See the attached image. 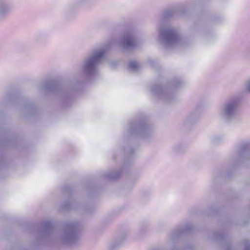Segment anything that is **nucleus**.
Listing matches in <instances>:
<instances>
[{
	"mask_svg": "<svg viewBox=\"0 0 250 250\" xmlns=\"http://www.w3.org/2000/svg\"><path fill=\"white\" fill-rule=\"evenodd\" d=\"M117 44L124 51H129L138 45V40L133 32H126L119 40L111 39L104 46L92 50L83 59L81 69L83 73L87 77H94L99 73V65L107 50L111 45Z\"/></svg>",
	"mask_w": 250,
	"mask_h": 250,
	"instance_id": "nucleus-1",
	"label": "nucleus"
},
{
	"mask_svg": "<svg viewBox=\"0 0 250 250\" xmlns=\"http://www.w3.org/2000/svg\"><path fill=\"white\" fill-rule=\"evenodd\" d=\"M55 241L62 245L72 246L78 243L80 237L77 223H68L63 230L55 236Z\"/></svg>",
	"mask_w": 250,
	"mask_h": 250,
	"instance_id": "nucleus-2",
	"label": "nucleus"
},
{
	"mask_svg": "<svg viewBox=\"0 0 250 250\" xmlns=\"http://www.w3.org/2000/svg\"><path fill=\"white\" fill-rule=\"evenodd\" d=\"M153 134L152 126L146 121H141L131 123L127 127L126 135L128 137L141 138L148 140Z\"/></svg>",
	"mask_w": 250,
	"mask_h": 250,
	"instance_id": "nucleus-3",
	"label": "nucleus"
},
{
	"mask_svg": "<svg viewBox=\"0 0 250 250\" xmlns=\"http://www.w3.org/2000/svg\"><path fill=\"white\" fill-rule=\"evenodd\" d=\"M238 99L231 97L226 100L220 106L219 116L224 122L229 123L234 120L238 114Z\"/></svg>",
	"mask_w": 250,
	"mask_h": 250,
	"instance_id": "nucleus-4",
	"label": "nucleus"
},
{
	"mask_svg": "<svg viewBox=\"0 0 250 250\" xmlns=\"http://www.w3.org/2000/svg\"><path fill=\"white\" fill-rule=\"evenodd\" d=\"M159 39L160 43L165 48L179 44L181 42L177 30L170 26L160 28Z\"/></svg>",
	"mask_w": 250,
	"mask_h": 250,
	"instance_id": "nucleus-5",
	"label": "nucleus"
},
{
	"mask_svg": "<svg viewBox=\"0 0 250 250\" xmlns=\"http://www.w3.org/2000/svg\"><path fill=\"white\" fill-rule=\"evenodd\" d=\"M151 91L154 94L166 102H170L173 98V95L169 90L159 85L153 86Z\"/></svg>",
	"mask_w": 250,
	"mask_h": 250,
	"instance_id": "nucleus-6",
	"label": "nucleus"
},
{
	"mask_svg": "<svg viewBox=\"0 0 250 250\" xmlns=\"http://www.w3.org/2000/svg\"><path fill=\"white\" fill-rule=\"evenodd\" d=\"M12 10V3L11 0H0V21L5 19Z\"/></svg>",
	"mask_w": 250,
	"mask_h": 250,
	"instance_id": "nucleus-7",
	"label": "nucleus"
},
{
	"mask_svg": "<svg viewBox=\"0 0 250 250\" xmlns=\"http://www.w3.org/2000/svg\"><path fill=\"white\" fill-rule=\"evenodd\" d=\"M43 88L50 91H59L62 95L65 94L66 93V91L61 89L59 83L55 81H50L46 82L43 85Z\"/></svg>",
	"mask_w": 250,
	"mask_h": 250,
	"instance_id": "nucleus-8",
	"label": "nucleus"
},
{
	"mask_svg": "<svg viewBox=\"0 0 250 250\" xmlns=\"http://www.w3.org/2000/svg\"><path fill=\"white\" fill-rule=\"evenodd\" d=\"M249 147L247 145H241L237 150L234 157L238 160H242L249 156Z\"/></svg>",
	"mask_w": 250,
	"mask_h": 250,
	"instance_id": "nucleus-9",
	"label": "nucleus"
},
{
	"mask_svg": "<svg viewBox=\"0 0 250 250\" xmlns=\"http://www.w3.org/2000/svg\"><path fill=\"white\" fill-rule=\"evenodd\" d=\"M126 238V235L123 234L121 237L112 241L109 245V249L111 250L117 249L123 246Z\"/></svg>",
	"mask_w": 250,
	"mask_h": 250,
	"instance_id": "nucleus-10",
	"label": "nucleus"
},
{
	"mask_svg": "<svg viewBox=\"0 0 250 250\" xmlns=\"http://www.w3.org/2000/svg\"><path fill=\"white\" fill-rule=\"evenodd\" d=\"M200 113L197 111L195 110L192 112L186 119L187 124H192L197 121L200 117Z\"/></svg>",
	"mask_w": 250,
	"mask_h": 250,
	"instance_id": "nucleus-11",
	"label": "nucleus"
},
{
	"mask_svg": "<svg viewBox=\"0 0 250 250\" xmlns=\"http://www.w3.org/2000/svg\"><path fill=\"white\" fill-rule=\"evenodd\" d=\"M42 226L44 228V233L47 235H53V227L52 222L50 221H45L43 222Z\"/></svg>",
	"mask_w": 250,
	"mask_h": 250,
	"instance_id": "nucleus-12",
	"label": "nucleus"
},
{
	"mask_svg": "<svg viewBox=\"0 0 250 250\" xmlns=\"http://www.w3.org/2000/svg\"><path fill=\"white\" fill-rule=\"evenodd\" d=\"M128 68L131 71H136L140 68V65L137 62L132 61L129 62Z\"/></svg>",
	"mask_w": 250,
	"mask_h": 250,
	"instance_id": "nucleus-13",
	"label": "nucleus"
},
{
	"mask_svg": "<svg viewBox=\"0 0 250 250\" xmlns=\"http://www.w3.org/2000/svg\"><path fill=\"white\" fill-rule=\"evenodd\" d=\"M35 41L37 43H42L45 40V37L42 34H38L34 37Z\"/></svg>",
	"mask_w": 250,
	"mask_h": 250,
	"instance_id": "nucleus-14",
	"label": "nucleus"
},
{
	"mask_svg": "<svg viewBox=\"0 0 250 250\" xmlns=\"http://www.w3.org/2000/svg\"><path fill=\"white\" fill-rule=\"evenodd\" d=\"M245 90L247 92L250 93V78L245 83Z\"/></svg>",
	"mask_w": 250,
	"mask_h": 250,
	"instance_id": "nucleus-15",
	"label": "nucleus"
},
{
	"mask_svg": "<svg viewBox=\"0 0 250 250\" xmlns=\"http://www.w3.org/2000/svg\"><path fill=\"white\" fill-rule=\"evenodd\" d=\"M182 82L181 80H178L174 81L171 83L170 84L171 86L174 87H179L181 84Z\"/></svg>",
	"mask_w": 250,
	"mask_h": 250,
	"instance_id": "nucleus-16",
	"label": "nucleus"
},
{
	"mask_svg": "<svg viewBox=\"0 0 250 250\" xmlns=\"http://www.w3.org/2000/svg\"><path fill=\"white\" fill-rule=\"evenodd\" d=\"M174 10H169L165 13V17L166 18L169 17L173 16L174 14Z\"/></svg>",
	"mask_w": 250,
	"mask_h": 250,
	"instance_id": "nucleus-17",
	"label": "nucleus"
},
{
	"mask_svg": "<svg viewBox=\"0 0 250 250\" xmlns=\"http://www.w3.org/2000/svg\"><path fill=\"white\" fill-rule=\"evenodd\" d=\"M243 244L245 246L244 250H250V243L247 240L243 241Z\"/></svg>",
	"mask_w": 250,
	"mask_h": 250,
	"instance_id": "nucleus-18",
	"label": "nucleus"
},
{
	"mask_svg": "<svg viewBox=\"0 0 250 250\" xmlns=\"http://www.w3.org/2000/svg\"><path fill=\"white\" fill-rule=\"evenodd\" d=\"M192 228V226L191 224H188L185 227L184 231L185 232L189 231Z\"/></svg>",
	"mask_w": 250,
	"mask_h": 250,
	"instance_id": "nucleus-19",
	"label": "nucleus"
},
{
	"mask_svg": "<svg viewBox=\"0 0 250 250\" xmlns=\"http://www.w3.org/2000/svg\"><path fill=\"white\" fill-rule=\"evenodd\" d=\"M70 206V203H69V202L66 203L63 205V209H66V210L70 209L71 208Z\"/></svg>",
	"mask_w": 250,
	"mask_h": 250,
	"instance_id": "nucleus-20",
	"label": "nucleus"
},
{
	"mask_svg": "<svg viewBox=\"0 0 250 250\" xmlns=\"http://www.w3.org/2000/svg\"><path fill=\"white\" fill-rule=\"evenodd\" d=\"M120 175V173L119 172H118L117 173V174L116 175H107V176L109 177V178H111L112 179H114V178H116L117 177H118Z\"/></svg>",
	"mask_w": 250,
	"mask_h": 250,
	"instance_id": "nucleus-21",
	"label": "nucleus"
},
{
	"mask_svg": "<svg viewBox=\"0 0 250 250\" xmlns=\"http://www.w3.org/2000/svg\"><path fill=\"white\" fill-rule=\"evenodd\" d=\"M223 238V236L222 234H218L216 237V239L217 240H219L220 239H221Z\"/></svg>",
	"mask_w": 250,
	"mask_h": 250,
	"instance_id": "nucleus-22",
	"label": "nucleus"
},
{
	"mask_svg": "<svg viewBox=\"0 0 250 250\" xmlns=\"http://www.w3.org/2000/svg\"><path fill=\"white\" fill-rule=\"evenodd\" d=\"M176 235L179 236L180 235V233H177L176 232Z\"/></svg>",
	"mask_w": 250,
	"mask_h": 250,
	"instance_id": "nucleus-23",
	"label": "nucleus"
}]
</instances>
